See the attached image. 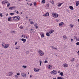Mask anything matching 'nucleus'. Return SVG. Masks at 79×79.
<instances>
[{
  "mask_svg": "<svg viewBox=\"0 0 79 79\" xmlns=\"http://www.w3.org/2000/svg\"><path fill=\"white\" fill-rule=\"evenodd\" d=\"M78 41H79V38L78 39Z\"/></svg>",
  "mask_w": 79,
  "mask_h": 79,
  "instance_id": "obj_64",
  "label": "nucleus"
},
{
  "mask_svg": "<svg viewBox=\"0 0 79 79\" xmlns=\"http://www.w3.org/2000/svg\"><path fill=\"white\" fill-rule=\"evenodd\" d=\"M49 16V13L48 12H47L45 14H44L43 15V16L45 17V16Z\"/></svg>",
  "mask_w": 79,
  "mask_h": 79,
  "instance_id": "obj_10",
  "label": "nucleus"
},
{
  "mask_svg": "<svg viewBox=\"0 0 79 79\" xmlns=\"http://www.w3.org/2000/svg\"><path fill=\"white\" fill-rule=\"evenodd\" d=\"M58 73H60V71H58Z\"/></svg>",
  "mask_w": 79,
  "mask_h": 79,
  "instance_id": "obj_62",
  "label": "nucleus"
},
{
  "mask_svg": "<svg viewBox=\"0 0 79 79\" xmlns=\"http://www.w3.org/2000/svg\"><path fill=\"white\" fill-rule=\"evenodd\" d=\"M12 32H13V33H15V31H12Z\"/></svg>",
  "mask_w": 79,
  "mask_h": 79,
  "instance_id": "obj_54",
  "label": "nucleus"
},
{
  "mask_svg": "<svg viewBox=\"0 0 79 79\" xmlns=\"http://www.w3.org/2000/svg\"><path fill=\"white\" fill-rule=\"evenodd\" d=\"M32 76L31 75H30V78H31V77H32Z\"/></svg>",
  "mask_w": 79,
  "mask_h": 79,
  "instance_id": "obj_58",
  "label": "nucleus"
},
{
  "mask_svg": "<svg viewBox=\"0 0 79 79\" xmlns=\"http://www.w3.org/2000/svg\"><path fill=\"white\" fill-rule=\"evenodd\" d=\"M53 79H56V78H53Z\"/></svg>",
  "mask_w": 79,
  "mask_h": 79,
  "instance_id": "obj_61",
  "label": "nucleus"
},
{
  "mask_svg": "<svg viewBox=\"0 0 79 79\" xmlns=\"http://www.w3.org/2000/svg\"><path fill=\"white\" fill-rule=\"evenodd\" d=\"M23 26H20L19 27L20 29H23Z\"/></svg>",
  "mask_w": 79,
  "mask_h": 79,
  "instance_id": "obj_38",
  "label": "nucleus"
},
{
  "mask_svg": "<svg viewBox=\"0 0 79 79\" xmlns=\"http://www.w3.org/2000/svg\"><path fill=\"white\" fill-rule=\"evenodd\" d=\"M69 8L70 10H74V8L72 6H69Z\"/></svg>",
  "mask_w": 79,
  "mask_h": 79,
  "instance_id": "obj_20",
  "label": "nucleus"
},
{
  "mask_svg": "<svg viewBox=\"0 0 79 79\" xmlns=\"http://www.w3.org/2000/svg\"><path fill=\"white\" fill-rule=\"evenodd\" d=\"M31 19H30L29 20V21H30V23L31 24H34V22L30 21H31Z\"/></svg>",
  "mask_w": 79,
  "mask_h": 79,
  "instance_id": "obj_21",
  "label": "nucleus"
},
{
  "mask_svg": "<svg viewBox=\"0 0 79 79\" xmlns=\"http://www.w3.org/2000/svg\"><path fill=\"white\" fill-rule=\"evenodd\" d=\"M29 5H30V6H32V4H29Z\"/></svg>",
  "mask_w": 79,
  "mask_h": 79,
  "instance_id": "obj_52",
  "label": "nucleus"
},
{
  "mask_svg": "<svg viewBox=\"0 0 79 79\" xmlns=\"http://www.w3.org/2000/svg\"><path fill=\"white\" fill-rule=\"evenodd\" d=\"M21 40L23 41V43L24 44V43H26V39L24 38H22V39L20 40Z\"/></svg>",
  "mask_w": 79,
  "mask_h": 79,
  "instance_id": "obj_9",
  "label": "nucleus"
},
{
  "mask_svg": "<svg viewBox=\"0 0 79 79\" xmlns=\"http://www.w3.org/2000/svg\"><path fill=\"white\" fill-rule=\"evenodd\" d=\"M73 39H71V42H73Z\"/></svg>",
  "mask_w": 79,
  "mask_h": 79,
  "instance_id": "obj_57",
  "label": "nucleus"
},
{
  "mask_svg": "<svg viewBox=\"0 0 79 79\" xmlns=\"http://www.w3.org/2000/svg\"><path fill=\"white\" fill-rule=\"evenodd\" d=\"M30 31H34V30L33 29H31L30 30Z\"/></svg>",
  "mask_w": 79,
  "mask_h": 79,
  "instance_id": "obj_56",
  "label": "nucleus"
},
{
  "mask_svg": "<svg viewBox=\"0 0 79 79\" xmlns=\"http://www.w3.org/2000/svg\"><path fill=\"white\" fill-rule=\"evenodd\" d=\"M34 26H35V27L36 29H37V28H38V26L37 25V23H35V24L34 25Z\"/></svg>",
  "mask_w": 79,
  "mask_h": 79,
  "instance_id": "obj_27",
  "label": "nucleus"
},
{
  "mask_svg": "<svg viewBox=\"0 0 79 79\" xmlns=\"http://www.w3.org/2000/svg\"><path fill=\"white\" fill-rule=\"evenodd\" d=\"M15 49H16V50L18 49H19V46L16 47V48H15Z\"/></svg>",
  "mask_w": 79,
  "mask_h": 79,
  "instance_id": "obj_33",
  "label": "nucleus"
},
{
  "mask_svg": "<svg viewBox=\"0 0 79 79\" xmlns=\"http://www.w3.org/2000/svg\"><path fill=\"white\" fill-rule=\"evenodd\" d=\"M51 47H52V49H53L54 47L53 46H51Z\"/></svg>",
  "mask_w": 79,
  "mask_h": 79,
  "instance_id": "obj_50",
  "label": "nucleus"
},
{
  "mask_svg": "<svg viewBox=\"0 0 79 79\" xmlns=\"http://www.w3.org/2000/svg\"><path fill=\"white\" fill-rule=\"evenodd\" d=\"M10 3H8L7 5V6H10Z\"/></svg>",
  "mask_w": 79,
  "mask_h": 79,
  "instance_id": "obj_35",
  "label": "nucleus"
},
{
  "mask_svg": "<svg viewBox=\"0 0 79 79\" xmlns=\"http://www.w3.org/2000/svg\"><path fill=\"white\" fill-rule=\"evenodd\" d=\"M0 16L1 17H3V15H2V14L1 13L0 14Z\"/></svg>",
  "mask_w": 79,
  "mask_h": 79,
  "instance_id": "obj_42",
  "label": "nucleus"
},
{
  "mask_svg": "<svg viewBox=\"0 0 79 79\" xmlns=\"http://www.w3.org/2000/svg\"><path fill=\"white\" fill-rule=\"evenodd\" d=\"M40 35L41 37L42 38L44 37V36H45V35L44 34V33L43 32L40 33Z\"/></svg>",
  "mask_w": 79,
  "mask_h": 79,
  "instance_id": "obj_13",
  "label": "nucleus"
},
{
  "mask_svg": "<svg viewBox=\"0 0 79 79\" xmlns=\"http://www.w3.org/2000/svg\"><path fill=\"white\" fill-rule=\"evenodd\" d=\"M38 53H39L40 56H44V53L40 50H39Z\"/></svg>",
  "mask_w": 79,
  "mask_h": 79,
  "instance_id": "obj_2",
  "label": "nucleus"
},
{
  "mask_svg": "<svg viewBox=\"0 0 79 79\" xmlns=\"http://www.w3.org/2000/svg\"><path fill=\"white\" fill-rule=\"evenodd\" d=\"M63 38L64 39V40H66L67 38H66V35H64L63 36Z\"/></svg>",
  "mask_w": 79,
  "mask_h": 79,
  "instance_id": "obj_25",
  "label": "nucleus"
},
{
  "mask_svg": "<svg viewBox=\"0 0 79 79\" xmlns=\"http://www.w3.org/2000/svg\"><path fill=\"white\" fill-rule=\"evenodd\" d=\"M64 24V23L61 22L59 24V27H60V26H63V25Z\"/></svg>",
  "mask_w": 79,
  "mask_h": 79,
  "instance_id": "obj_17",
  "label": "nucleus"
},
{
  "mask_svg": "<svg viewBox=\"0 0 79 79\" xmlns=\"http://www.w3.org/2000/svg\"><path fill=\"white\" fill-rule=\"evenodd\" d=\"M25 53H26V54H28V53H29V51L26 52Z\"/></svg>",
  "mask_w": 79,
  "mask_h": 79,
  "instance_id": "obj_44",
  "label": "nucleus"
},
{
  "mask_svg": "<svg viewBox=\"0 0 79 79\" xmlns=\"http://www.w3.org/2000/svg\"><path fill=\"white\" fill-rule=\"evenodd\" d=\"M49 6V4H48L47 5V6H48H48Z\"/></svg>",
  "mask_w": 79,
  "mask_h": 79,
  "instance_id": "obj_51",
  "label": "nucleus"
},
{
  "mask_svg": "<svg viewBox=\"0 0 79 79\" xmlns=\"http://www.w3.org/2000/svg\"><path fill=\"white\" fill-rule=\"evenodd\" d=\"M16 13H17V14H19V12L18 11H17L16 12Z\"/></svg>",
  "mask_w": 79,
  "mask_h": 79,
  "instance_id": "obj_53",
  "label": "nucleus"
},
{
  "mask_svg": "<svg viewBox=\"0 0 79 79\" xmlns=\"http://www.w3.org/2000/svg\"><path fill=\"white\" fill-rule=\"evenodd\" d=\"M14 13H11L10 14V15H11V16H12V15H14Z\"/></svg>",
  "mask_w": 79,
  "mask_h": 79,
  "instance_id": "obj_37",
  "label": "nucleus"
},
{
  "mask_svg": "<svg viewBox=\"0 0 79 79\" xmlns=\"http://www.w3.org/2000/svg\"><path fill=\"white\" fill-rule=\"evenodd\" d=\"M57 79H64V78L63 77H57Z\"/></svg>",
  "mask_w": 79,
  "mask_h": 79,
  "instance_id": "obj_28",
  "label": "nucleus"
},
{
  "mask_svg": "<svg viewBox=\"0 0 79 79\" xmlns=\"http://www.w3.org/2000/svg\"><path fill=\"white\" fill-rule=\"evenodd\" d=\"M15 76L16 79H17V78H18V76L17 75H15Z\"/></svg>",
  "mask_w": 79,
  "mask_h": 79,
  "instance_id": "obj_36",
  "label": "nucleus"
},
{
  "mask_svg": "<svg viewBox=\"0 0 79 79\" xmlns=\"http://www.w3.org/2000/svg\"><path fill=\"white\" fill-rule=\"evenodd\" d=\"M46 35L47 36H50V33L48 32H47L46 33Z\"/></svg>",
  "mask_w": 79,
  "mask_h": 79,
  "instance_id": "obj_24",
  "label": "nucleus"
},
{
  "mask_svg": "<svg viewBox=\"0 0 79 79\" xmlns=\"http://www.w3.org/2000/svg\"><path fill=\"white\" fill-rule=\"evenodd\" d=\"M59 74L60 75H61V76H63L64 75L63 73V72H61Z\"/></svg>",
  "mask_w": 79,
  "mask_h": 79,
  "instance_id": "obj_31",
  "label": "nucleus"
},
{
  "mask_svg": "<svg viewBox=\"0 0 79 79\" xmlns=\"http://www.w3.org/2000/svg\"><path fill=\"white\" fill-rule=\"evenodd\" d=\"M34 5L35 6H36V2H34Z\"/></svg>",
  "mask_w": 79,
  "mask_h": 79,
  "instance_id": "obj_43",
  "label": "nucleus"
},
{
  "mask_svg": "<svg viewBox=\"0 0 79 79\" xmlns=\"http://www.w3.org/2000/svg\"><path fill=\"white\" fill-rule=\"evenodd\" d=\"M49 32L50 34H52V33L54 32V30H53L51 29L50 30Z\"/></svg>",
  "mask_w": 79,
  "mask_h": 79,
  "instance_id": "obj_18",
  "label": "nucleus"
},
{
  "mask_svg": "<svg viewBox=\"0 0 79 79\" xmlns=\"http://www.w3.org/2000/svg\"><path fill=\"white\" fill-rule=\"evenodd\" d=\"M77 38L76 36H74V39H77Z\"/></svg>",
  "mask_w": 79,
  "mask_h": 79,
  "instance_id": "obj_46",
  "label": "nucleus"
},
{
  "mask_svg": "<svg viewBox=\"0 0 79 79\" xmlns=\"http://www.w3.org/2000/svg\"><path fill=\"white\" fill-rule=\"evenodd\" d=\"M45 3V0H42V1L41 2V3H43V4H44V3Z\"/></svg>",
  "mask_w": 79,
  "mask_h": 79,
  "instance_id": "obj_29",
  "label": "nucleus"
},
{
  "mask_svg": "<svg viewBox=\"0 0 79 79\" xmlns=\"http://www.w3.org/2000/svg\"><path fill=\"white\" fill-rule=\"evenodd\" d=\"M69 27H70L72 29H73V28L74 26V25L70 24L69 25Z\"/></svg>",
  "mask_w": 79,
  "mask_h": 79,
  "instance_id": "obj_22",
  "label": "nucleus"
},
{
  "mask_svg": "<svg viewBox=\"0 0 79 79\" xmlns=\"http://www.w3.org/2000/svg\"><path fill=\"white\" fill-rule=\"evenodd\" d=\"M71 61H74V58L72 59L71 60Z\"/></svg>",
  "mask_w": 79,
  "mask_h": 79,
  "instance_id": "obj_41",
  "label": "nucleus"
},
{
  "mask_svg": "<svg viewBox=\"0 0 79 79\" xmlns=\"http://www.w3.org/2000/svg\"><path fill=\"white\" fill-rule=\"evenodd\" d=\"M12 74H13V72H10L8 73L7 75L9 76H11Z\"/></svg>",
  "mask_w": 79,
  "mask_h": 79,
  "instance_id": "obj_16",
  "label": "nucleus"
},
{
  "mask_svg": "<svg viewBox=\"0 0 79 79\" xmlns=\"http://www.w3.org/2000/svg\"><path fill=\"white\" fill-rule=\"evenodd\" d=\"M51 2L52 5H53V4H54V0H52L51 1Z\"/></svg>",
  "mask_w": 79,
  "mask_h": 79,
  "instance_id": "obj_30",
  "label": "nucleus"
},
{
  "mask_svg": "<svg viewBox=\"0 0 79 79\" xmlns=\"http://www.w3.org/2000/svg\"><path fill=\"white\" fill-rule=\"evenodd\" d=\"M2 47H4V45L3 44H2Z\"/></svg>",
  "mask_w": 79,
  "mask_h": 79,
  "instance_id": "obj_55",
  "label": "nucleus"
},
{
  "mask_svg": "<svg viewBox=\"0 0 79 79\" xmlns=\"http://www.w3.org/2000/svg\"><path fill=\"white\" fill-rule=\"evenodd\" d=\"M39 62H40V66H42V60H39Z\"/></svg>",
  "mask_w": 79,
  "mask_h": 79,
  "instance_id": "obj_26",
  "label": "nucleus"
},
{
  "mask_svg": "<svg viewBox=\"0 0 79 79\" xmlns=\"http://www.w3.org/2000/svg\"><path fill=\"white\" fill-rule=\"evenodd\" d=\"M17 44H18V41H17L15 43V45H17Z\"/></svg>",
  "mask_w": 79,
  "mask_h": 79,
  "instance_id": "obj_45",
  "label": "nucleus"
},
{
  "mask_svg": "<svg viewBox=\"0 0 79 79\" xmlns=\"http://www.w3.org/2000/svg\"><path fill=\"white\" fill-rule=\"evenodd\" d=\"M34 70L35 72H39L40 71V69L37 68H35Z\"/></svg>",
  "mask_w": 79,
  "mask_h": 79,
  "instance_id": "obj_8",
  "label": "nucleus"
},
{
  "mask_svg": "<svg viewBox=\"0 0 79 79\" xmlns=\"http://www.w3.org/2000/svg\"><path fill=\"white\" fill-rule=\"evenodd\" d=\"M79 1H77L76 5L77 6H78V5H79Z\"/></svg>",
  "mask_w": 79,
  "mask_h": 79,
  "instance_id": "obj_23",
  "label": "nucleus"
},
{
  "mask_svg": "<svg viewBox=\"0 0 79 79\" xmlns=\"http://www.w3.org/2000/svg\"><path fill=\"white\" fill-rule=\"evenodd\" d=\"M51 73L52 74H54V75H56L57 74V71L53 70V71L51 72Z\"/></svg>",
  "mask_w": 79,
  "mask_h": 79,
  "instance_id": "obj_4",
  "label": "nucleus"
},
{
  "mask_svg": "<svg viewBox=\"0 0 79 79\" xmlns=\"http://www.w3.org/2000/svg\"><path fill=\"white\" fill-rule=\"evenodd\" d=\"M76 45H79V42H77L76 43Z\"/></svg>",
  "mask_w": 79,
  "mask_h": 79,
  "instance_id": "obj_39",
  "label": "nucleus"
},
{
  "mask_svg": "<svg viewBox=\"0 0 79 79\" xmlns=\"http://www.w3.org/2000/svg\"><path fill=\"white\" fill-rule=\"evenodd\" d=\"M17 76H20V73H18L17 74Z\"/></svg>",
  "mask_w": 79,
  "mask_h": 79,
  "instance_id": "obj_47",
  "label": "nucleus"
},
{
  "mask_svg": "<svg viewBox=\"0 0 79 79\" xmlns=\"http://www.w3.org/2000/svg\"><path fill=\"white\" fill-rule=\"evenodd\" d=\"M57 22H58L59 21V20L57 19H56L55 20Z\"/></svg>",
  "mask_w": 79,
  "mask_h": 79,
  "instance_id": "obj_48",
  "label": "nucleus"
},
{
  "mask_svg": "<svg viewBox=\"0 0 79 79\" xmlns=\"http://www.w3.org/2000/svg\"><path fill=\"white\" fill-rule=\"evenodd\" d=\"M8 14H7L6 15V16H8Z\"/></svg>",
  "mask_w": 79,
  "mask_h": 79,
  "instance_id": "obj_59",
  "label": "nucleus"
},
{
  "mask_svg": "<svg viewBox=\"0 0 79 79\" xmlns=\"http://www.w3.org/2000/svg\"><path fill=\"white\" fill-rule=\"evenodd\" d=\"M8 3V1L6 0L3 1L2 2V5H5V3Z\"/></svg>",
  "mask_w": 79,
  "mask_h": 79,
  "instance_id": "obj_7",
  "label": "nucleus"
},
{
  "mask_svg": "<svg viewBox=\"0 0 79 79\" xmlns=\"http://www.w3.org/2000/svg\"><path fill=\"white\" fill-rule=\"evenodd\" d=\"M63 3H64V2L61 3L60 2H59L57 4V6H58V7H60V6H61V5H63Z\"/></svg>",
  "mask_w": 79,
  "mask_h": 79,
  "instance_id": "obj_6",
  "label": "nucleus"
},
{
  "mask_svg": "<svg viewBox=\"0 0 79 79\" xmlns=\"http://www.w3.org/2000/svg\"><path fill=\"white\" fill-rule=\"evenodd\" d=\"M23 14V13L22 12H21L20 13V15H22Z\"/></svg>",
  "mask_w": 79,
  "mask_h": 79,
  "instance_id": "obj_60",
  "label": "nucleus"
},
{
  "mask_svg": "<svg viewBox=\"0 0 79 79\" xmlns=\"http://www.w3.org/2000/svg\"><path fill=\"white\" fill-rule=\"evenodd\" d=\"M16 7L15 6H12L11 7H10L9 9V10H15Z\"/></svg>",
  "mask_w": 79,
  "mask_h": 79,
  "instance_id": "obj_12",
  "label": "nucleus"
},
{
  "mask_svg": "<svg viewBox=\"0 0 79 79\" xmlns=\"http://www.w3.org/2000/svg\"><path fill=\"white\" fill-rule=\"evenodd\" d=\"M77 21H78V22H79V19H78Z\"/></svg>",
  "mask_w": 79,
  "mask_h": 79,
  "instance_id": "obj_63",
  "label": "nucleus"
},
{
  "mask_svg": "<svg viewBox=\"0 0 79 79\" xmlns=\"http://www.w3.org/2000/svg\"><path fill=\"white\" fill-rule=\"evenodd\" d=\"M48 68L49 69H52V65H48Z\"/></svg>",
  "mask_w": 79,
  "mask_h": 79,
  "instance_id": "obj_19",
  "label": "nucleus"
},
{
  "mask_svg": "<svg viewBox=\"0 0 79 79\" xmlns=\"http://www.w3.org/2000/svg\"><path fill=\"white\" fill-rule=\"evenodd\" d=\"M21 75L23 77H26V74L25 73H21Z\"/></svg>",
  "mask_w": 79,
  "mask_h": 79,
  "instance_id": "obj_5",
  "label": "nucleus"
},
{
  "mask_svg": "<svg viewBox=\"0 0 79 79\" xmlns=\"http://www.w3.org/2000/svg\"><path fill=\"white\" fill-rule=\"evenodd\" d=\"M53 49H55V50H57V48H55V47H54V48H53Z\"/></svg>",
  "mask_w": 79,
  "mask_h": 79,
  "instance_id": "obj_49",
  "label": "nucleus"
},
{
  "mask_svg": "<svg viewBox=\"0 0 79 79\" xmlns=\"http://www.w3.org/2000/svg\"><path fill=\"white\" fill-rule=\"evenodd\" d=\"M44 63H48V61L47 60H45L44 61Z\"/></svg>",
  "mask_w": 79,
  "mask_h": 79,
  "instance_id": "obj_40",
  "label": "nucleus"
},
{
  "mask_svg": "<svg viewBox=\"0 0 79 79\" xmlns=\"http://www.w3.org/2000/svg\"><path fill=\"white\" fill-rule=\"evenodd\" d=\"M21 37H23V38H24V39H28V37H27V36L24 35H23Z\"/></svg>",
  "mask_w": 79,
  "mask_h": 79,
  "instance_id": "obj_11",
  "label": "nucleus"
},
{
  "mask_svg": "<svg viewBox=\"0 0 79 79\" xmlns=\"http://www.w3.org/2000/svg\"><path fill=\"white\" fill-rule=\"evenodd\" d=\"M11 17L9 18L8 19V21H11Z\"/></svg>",
  "mask_w": 79,
  "mask_h": 79,
  "instance_id": "obj_34",
  "label": "nucleus"
},
{
  "mask_svg": "<svg viewBox=\"0 0 79 79\" xmlns=\"http://www.w3.org/2000/svg\"><path fill=\"white\" fill-rule=\"evenodd\" d=\"M9 45H10L8 44H5L4 46V48H8V47H9Z\"/></svg>",
  "mask_w": 79,
  "mask_h": 79,
  "instance_id": "obj_14",
  "label": "nucleus"
},
{
  "mask_svg": "<svg viewBox=\"0 0 79 79\" xmlns=\"http://www.w3.org/2000/svg\"><path fill=\"white\" fill-rule=\"evenodd\" d=\"M64 68H67L68 66V65L66 63H65L63 65Z\"/></svg>",
  "mask_w": 79,
  "mask_h": 79,
  "instance_id": "obj_15",
  "label": "nucleus"
},
{
  "mask_svg": "<svg viewBox=\"0 0 79 79\" xmlns=\"http://www.w3.org/2000/svg\"><path fill=\"white\" fill-rule=\"evenodd\" d=\"M52 16L54 18H57L58 16V15L56 13L53 12L52 14Z\"/></svg>",
  "mask_w": 79,
  "mask_h": 79,
  "instance_id": "obj_3",
  "label": "nucleus"
},
{
  "mask_svg": "<svg viewBox=\"0 0 79 79\" xmlns=\"http://www.w3.org/2000/svg\"><path fill=\"white\" fill-rule=\"evenodd\" d=\"M22 67L23 68H27V66L26 65H23Z\"/></svg>",
  "mask_w": 79,
  "mask_h": 79,
  "instance_id": "obj_32",
  "label": "nucleus"
},
{
  "mask_svg": "<svg viewBox=\"0 0 79 79\" xmlns=\"http://www.w3.org/2000/svg\"><path fill=\"white\" fill-rule=\"evenodd\" d=\"M20 18V17H19V16H17L14 17L13 18V19L14 21H19Z\"/></svg>",
  "mask_w": 79,
  "mask_h": 79,
  "instance_id": "obj_1",
  "label": "nucleus"
}]
</instances>
